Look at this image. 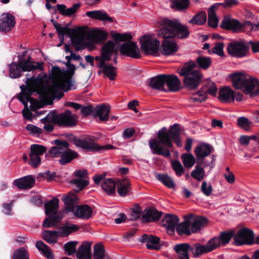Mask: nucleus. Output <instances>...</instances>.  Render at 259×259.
I'll list each match as a JSON object with an SVG mask.
<instances>
[{
  "label": "nucleus",
  "instance_id": "obj_43",
  "mask_svg": "<svg viewBox=\"0 0 259 259\" xmlns=\"http://www.w3.org/2000/svg\"><path fill=\"white\" fill-rule=\"evenodd\" d=\"M116 186V183L111 179L105 180L101 185L103 190L108 195L115 193Z\"/></svg>",
  "mask_w": 259,
  "mask_h": 259
},
{
  "label": "nucleus",
  "instance_id": "obj_4",
  "mask_svg": "<svg viewBox=\"0 0 259 259\" xmlns=\"http://www.w3.org/2000/svg\"><path fill=\"white\" fill-rule=\"evenodd\" d=\"M195 61H190L184 64L181 68L178 69V73L183 77V82L185 87L190 90L196 89L200 84L203 75L198 69H196Z\"/></svg>",
  "mask_w": 259,
  "mask_h": 259
},
{
  "label": "nucleus",
  "instance_id": "obj_18",
  "mask_svg": "<svg viewBox=\"0 0 259 259\" xmlns=\"http://www.w3.org/2000/svg\"><path fill=\"white\" fill-rule=\"evenodd\" d=\"M220 26L223 29L226 30L237 32L243 27V25L239 21L232 19L229 16H225L222 21Z\"/></svg>",
  "mask_w": 259,
  "mask_h": 259
},
{
  "label": "nucleus",
  "instance_id": "obj_53",
  "mask_svg": "<svg viewBox=\"0 0 259 259\" xmlns=\"http://www.w3.org/2000/svg\"><path fill=\"white\" fill-rule=\"evenodd\" d=\"M93 257L94 259H103L106 257L105 250L102 244H97L95 245Z\"/></svg>",
  "mask_w": 259,
  "mask_h": 259
},
{
  "label": "nucleus",
  "instance_id": "obj_58",
  "mask_svg": "<svg viewBox=\"0 0 259 259\" xmlns=\"http://www.w3.org/2000/svg\"><path fill=\"white\" fill-rule=\"evenodd\" d=\"M112 37L117 41H124L131 40L133 36L129 33H112Z\"/></svg>",
  "mask_w": 259,
  "mask_h": 259
},
{
  "label": "nucleus",
  "instance_id": "obj_60",
  "mask_svg": "<svg viewBox=\"0 0 259 259\" xmlns=\"http://www.w3.org/2000/svg\"><path fill=\"white\" fill-rule=\"evenodd\" d=\"M189 0H173L172 8L178 10H182L188 7Z\"/></svg>",
  "mask_w": 259,
  "mask_h": 259
},
{
  "label": "nucleus",
  "instance_id": "obj_28",
  "mask_svg": "<svg viewBox=\"0 0 259 259\" xmlns=\"http://www.w3.org/2000/svg\"><path fill=\"white\" fill-rule=\"evenodd\" d=\"M178 51V46L174 40L164 38L161 46V53L164 55H171Z\"/></svg>",
  "mask_w": 259,
  "mask_h": 259
},
{
  "label": "nucleus",
  "instance_id": "obj_42",
  "mask_svg": "<svg viewBox=\"0 0 259 259\" xmlns=\"http://www.w3.org/2000/svg\"><path fill=\"white\" fill-rule=\"evenodd\" d=\"M197 165L195 167V169L191 172V175L195 180L199 181H201L204 177L205 171L204 168L200 166L203 162L201 161H196Z\"/></svg>",
  "mask_w": 259,
  "mask_h": 259
},
{
  "label": "nucleus",
  "instance_id": "obj_47",
  "mask_svg": "<svg viewBox=\"0 0 259 259\" xmlns=\"http://www.w3.org/2000/svg\"><path fill=\"white\" fill-rule=\"evenodd\" d=\"M156 178L168 188H174L175 186L174 180L167 174H158Z\"/></svg>",
  "mask_w": 259,
  "mask_h": 259
},
{
  "label": "nucleus",
  "instance_id": "obj_36",
  "mask_svg": "<svg viewBox=\"0 0 259 259\" xmlns=\"http://www.w3.org/2000/svg\"><path fill=\"white\" fill-rule=\"evenodd\" d=\"M219 99L224 103L233 102L235 93L229 87L222 88L219 91Z\"/></svg>",
  "mask_w": 259,
  "mask_h": 259
},
{
  "label": "nucleus",
  "instance_id": "obj_56",
  "mask_svg": "<svg viewBox=\"0 0 259 259\" xmlns=\"http://www.w3.org/2000/svg\"><path fill=\"white\" fill-rule=\"evenodd\" d=\"M52 116L54 117L52 123L58 126L65 125V112L57 114L55 111H52Z\"/></svg>",
  "mask_w": 259,
  "mask_h": 259
},
{
  "label": "nucleus",
  "instance_id": "obj_50",
  "mask_svg": "<svg viewBox=\"0 0 259 259\" xmlns=\"http://www.w3.org/2000/svg\"><path fill=\"white\" fill-rule=\"evenodd\" d=\"M190 248L191 251L195 257L199 256L203 253L207 252L205 245L199 243L190 245Z\"/></svg>",
  "mask_w": 259,
  "mask_h": 259
},
{
  "label": "nucleus",
  "instance_id": "obj_30",
  "mask_svg": "<svg viewBox=\"0 0 259 259\" xmlns=\"http://www.w3.org/2000/svg\"><path fill=\"white\" fill-rule=\"evenodd\" d=\"M117 191L119 196L125 197L131 191V182L128 179H119L116 184Z\"/></svg>",
  "mask_w": 259,
  "mask_h": 259
},
{
  "label": "nucleus",
  "instance_id": "obj_45",
  "mask_svg": "<svg viewBox=\"0 0 259 259\" xmlns=\"http://www.w3.org/2000/svg\"><path fill=\"white\" fill-rule=\"evenodd\" d=\"M217 8V6L214 5L211 6L208 11V25L212 27H216L218 24L219 19L216 16L215 11V9Z\"/></svg>",
  "mask_w": 259,
  "mask_h": 259
},
{
  "label": "nucleus",
  "instance_id": "obj_52",
  "mask_svg": "<svg viewBox=\"0 0 259 259\" xmlns=\"http://www.w3.org/2000/svg\"><path fill=\"white\" fill-rule=\"evenodd\" d=\"M36 247L49 259L53 257L52 252L49 247L42 241H37L36 243Z\"/></svg>",
  "mask_w": 259,
  "mask_h": 259
},
{
  "label": "nucleus",
  "instance_id": "obj_57",
  "mask_svg": "<svg viewBox=\"0 0 259 259\" xmlns=\"http://www.w3.org/2000/svg\"><path fill=\"white\" fill-rule=\"evenodd\" d=\"M25 83L36 89L37 87L42 83V76L40 75H39L35 78L33 76H31L30 78H27Z\"/></svg>",
  "mask_w": 259,
  "mask_h": 259
},
{
  "label": "nucleus",
  "instance_id": "obj_20",
  "mask_svg": "<svg viewBox=\"0 0 259 259\" xmlns=\"http://www.w3.org/2000/svg\"><path fill=\"white\" fill-rule=\"evenodd\" d=\"M76 189L69 192L66 195V213L67 212H73L74 211L78 204V198L76 195Z\"/></svg>",
  "mask_w": 259,
  "mask_h": 259
},
{
  "label": "nucleus",
  "instance_id": "obj_9",
  "mask_svg": "<svg viewBox=\"0 0 259 259\" xmlns=\"http://www.w3.org/2000/svg\"><path fill=\"white\" fill-rule=\"evenodd\" d=\"M46 151V147L40 145L33 144L30 146V159L28 164L33 168L37 167L41 162L40 156Z\"/></svg>",
  "mask_w": 259,
  "mask_h": 259
},
{
  "label": "nucleus",
  "instance_id": "obj_34",
  "mask_svg": "<svg viewBox=\"0 0 259 259\" xmlns=\"http://www.w3.org/2000/svg\"><path fill=\"white\" fill-rule=\"evenodd\" d=\"M117 52V49L115 48V45L111 40L107 41L102 47L101 54L104 59L110 61L111 59L112 54Z\"/></svg>",
  "mask_w": 259,
  "mask_h": 259
},
{
  "label": "nucleus",
  "instance_id": "obj_54",
  "mask_svg": "<svg viewBox=\"0 0 259 259\" xmlns=\"http://www.w3.org/2000/svg\"><path fill=\"white\" fill-rule=\"evenodd\" d=\"M12 259H29V252L24 247H20L14 251Z\"/></svg>",
  "mask_w": 259,
  "mask_h": 259
},
{
  "label": "nucleus",
  "instance_id": "obj_64",
  "mask_svg": "<svg viewBox=\"0 0 259 259\" xmlns=\"http://www.w3.org/2000/svg\"><path fill=\"white\" fill-rule=\"evenodd\" d=\"M142 212V208L139 206H136L131 209L130 220H137L140 218Z\"/></svg>",
  "mask_w": 259,
  "mask_h": 259
},
{
  "label": "nucleus",
  "instance_id": "obj_61",
  "mask_svg": "<svg viewBox=\"0 0 259 259\" xmlns=\"http://www.w3.org/2000/svg\"><path fill=\"white\" fill-rule=\"evenodd\" d=\"M171 164L173 170L178 177L181 176L184 172L185 169L181 162L178 160H171Z\"/></svg>",
  "mask_w": 259,
  "mask_h": 259
},
{
  "label": "nucleus",
  "instance_id": "obj_33",
  "mask_svg": "<svg viewBox=\"0 0 259 259\" xmlns=\"http://www.w3.org/2000/svg\"><path fill=\"white\" fill-rule=\"evenodd\" d=\"M165 83L171 92H177L180 89L181 81L177 76L175 75L165 74Z\"/></svg>",
  "mask_w": 259,
  "mask_h": 259
},
{
  "label": "nucleus",
  "instance_id": "obj_44",
  "mask_svg": "<svg viewBox=\"0 0 259 259\" xmlns=\"http://www.w3.org/2000/svg\"><path fill=\"white\" fill-rule=\"evenodd\" d=\"M101 69H102L104 73V77H107L110 80H113L115 79L116 76V68L110 64H105L102 66Z\"/></svg>",
  "mask_w": 259,
  "mask_h": 259
},
{
  "label": "nucleus",
  "instance_id": "obj_15",
  "mask_svg": "<svg viewBox=\"0 0 259 259\" xmlns=\"http://www.w3.org/2000/svg\"><path fill=\"white\" fill-rule=\"evenodd\" d=\"M69 23L66 24V35L71 37L73 42L76 44H80L84 38H87V33L85 30L79 27L76 29L69 28Z\"/></svg>",
  "mask_w": 259,
  "mask_h": 259
},
{
  "label": "nucleus",
  "instance_id": "obj_55",
  "mask_svg": "<svg viewBox=\"0 0 259 259\" xmlns=\"http://www.w3.org/2000/svg\"><path fill=\"white\" fill-rule=\"evenodd\" d=\"M206 98V91L202 89L193 94V96L190 98V100L194 102H201L205 101Z\"/></svg>",
  "mask_w": 259,
  "mask_h": 259
},
{
  "label": "nucleus",
  "instance_id": "obj_12",
  "mask_svg": "<svg viewBox=\"0 0 259 259\" xmlns=\"http://www.w3.org/2000/svg\"><path fill=\"white\" fill-rule=\"evenodd\" d=\"M52 143L55 146L50 149L49 154L53 157H60L59 163L62 165H65V141L56 139Z\"/></svg>",
  "mask_w": 259,
  "mask_h": 259
},
{
  "label": "nucleus",
  "instance_id": "obj_21",
  "mask_svg": "<svg viewBox=\"0 0 259 259\" xmlns=\"http://www.w3.org/2000/svg\"><path fill=\"white\" fill-rule=\"evenodd\" d=\"M107 35L100 30H89L87 33V39L94 44H99L106 39Z\"/></svg>",
  "mask_w": 259,
  "mask_h": 259
},
{
  "label": "nucleus",
  "instance_id": "obj_31",
  "mask_svg": "<svg viewBox=\"0 0 259 259\" xmlns=\"http://www.w3.org/2000/svg\"><path fill=\"white\" fill-rule=\"evenodd\" d=\"M110 109L104 105L96 106L93 112L95 117H99L100 121H105L108 120Z\"/></svg>",
  "mask_w": 259,
  "mask_h": 259
},
{
  "label": "nucleus",
  "instance_id": "obj_46",
  "mask_svg": "<svg viewBox=\"0 0 259 259\" xmlns=\"http://www.w3.org/2000/svg\"><path fill=\"white\" fill-rule=\"evenodd\" d=\"M78 121V117L76 114L66 109V127L75 126L77 124Z\"/></svg>",
  "mask_w": 259,
  "mask_h": 259
},
{
  "label": "nucleus",
  "instance_id": "obj_37",
  "mask_svg": "<svg viewBox=\"0 0 259 259\" xmlns=\"http://www.w3.org/2000/svg\"><path fill=\"white\" fill-rule=\"evenodd\" d=\"M165 83V74H160L150 79L149 86L155 90L166 91L164 85Z\"/></svg>",
  "mask_w": 259,
  "mask_h": 259
},
{
  "label": "nucleus",
  "instance_id": "obj_23",
  "mask_svg": "<svg viewBox=\"0 0 259 259\" xmlns=\"http://www.w3.org/2000/svg\"><path fill=\"white\" fill-rule=\"evenodd\" d=\"M192 233H196L199 231L203 225L207 223V219L192 214L188 215Z\"/></svg>",
  "mask_w": 259,
  "mask_h": 259
},
{
  "label": "nucleus",
  "instance_id": "obj_22",
  "mask_svg": "<svg viewBox=\"0 0 259 259\" xmlns=\"http://www.w3.org/2000/svg\"><path fill=\"white\" fill-rule=\"evenodd\" d=\"M213 150L212 147L208 144H200L194 149L196 159L203 162L204 158L208 156Z\"/></svg>",
  "mask_w": 259,
  "mask_h": 259
},
{
  "label": "nucleus",
  "instance_id": "obj_10",
  "mask_svg": "<svg viewBox=\"0 0 259 259\" xmlns=\"http://www.w3.org/2000/svg\"><path fill=\"white\" fill-rule=\"evenodd\" d=\"M235 244L237 245L252 244L254 241V234L252 231L244 228L239 230L234 236Z\"/></svg>",
  "mask_w": 259,
  "mask_h": 259
},
{
  "label": "nucleus",
  "instance_id": "obj_35",
  "mask_svg": "<svg viewBox=\"0 0 259 259\" xmlns=\"http://www.w3.org/2000/svg\"><path fill=\"white\" fill-rule=\"evenodd\" d=\"M174 250L180 259H189L188 251H191L190 244L186 243L177 244L174 246Z\"/></svg>",
  "mask_w": 259,
  "mask_h": 259
},
{
  "label": "nucleus",
  "instance_id": "obj_8",
  "mask_svg": "<svg viewBox=\"0 0 259 259\" xmlns=\"http://www.w3.org/2000/svg\"><path fill=\"white\" fill-rule=\"evenodd\" d=\"M141 48L146 55H155L159 48L160 42L155 37L145 35L140 39Z\"/></svg>",
  "mask_w": 259,
  "mask_h": 259
},
{
  "label": "nucleus",
  "instance_id": "obj_1",
  "mask_svg": "<svg viewBox=\"0 0 259 259\" xmlns=\"http://www.w3.org/2000/svg\"><path fill=\"white\" fill-rule=\"evenodd\" d=\"M180 135V127L177 123L170 126L168 131L165 127L162 128L157 133V139H151L149 141V146L153 150V153L165 157H170L169 149L172 147V141L178 147L182 145Z\"/></svg>",
  "mask_w": 259,
  "mask_h": 259
},
{
  "label": "nucleus",
  "instance_id": "obj_3",
  "mask_svg": "<svg viewBox=\"0 0 259 259\" xmlns=\"http://www.w3.org/2000/svg\"><path fill=\"white\" fill-rule=\"evenodd\" d=\"M161 28L158 31L159 37L163 38L178 37L185 39L189 36L187 26L181 23L177 20L163 19L161 22Z\"/></svg>",
  "mask_w": 259,
  "mask_h": 259
},
{
  "label": "nucleus",
  "instance_id": "obj_2",
  "mask_svg": "<svg viewBox=\"0 0 259 259\" xmlns=\"http://www.w3.org/2000/svg\"><path fill=\"white\" fill-rule=\"evenodd\" d=\"M50 78L52 80V84L43 86L41 90L37 91L41 101L46 105H51L54 98L60 99L64 96L65 70L61 69L58 66H53Z\"/></svg>",
  "mask_w": 259,
  "mask_h": 259
},
{
  "label": "nucleus",
  "instance_id": "obj_19",
  "mask_svg": "<svg viewBox=\"0 0 259 259\" xmlns=\"http://www.w3.org/2000/svg\"><path fill=\"white\" fill-rule=\"evenodd\" d=\"M42 63L40 62H33L31 61V56H28L23 61L22 64L18 69L20 70L21 76L22 75V72L31 71L36 69L42 70Z\"/></svg>",
  "mask_w": 259,
  "mask_h": 259
},
{
  "label": "nucleus",
  "instance_id": "obj_24",
  "mask_svg": "<svg viewBox=\"0 0 259 259\" xmlns=\"http://www.w3.org/2000/svg\"><path fill=\"white\" fill-rule=\"evenodd\" d=\"M35 180L31 175H28L14 181V184L20 189H29L34 185Z\"/></svg>",
  "mask_w": 259,
  "mask_h": 259
},
{
  "label": "nucleus",
  "instance_id": "obj_17",
  "mask_svg": "<svg viewBox=\"0 0 259 259\" xmlns=\"http://www.w3.org/2000/svg\"><path fill=\"white\" fill-rule=\"evenodd\" d=\"M27 51H24L22 54L18 55V62H12L9 65V76L12 78H18L21 77L20 70L18 69L23 63L27 55Z\"/></svg>",
  "mask_w": 259,
  "mask_h": 259
},
{
  "label": "nucleus",
  "instance_id": "obj_5",
  "mask_svg": "<svg viewBox=\"0 0 259 259\" xmlns=\"http://www.w3.org/2000/svg\"><path fill=\"white\" fill-rule=\"evenodd\" d=\"M230 77L235 89H240L251 97L259 95V82L255 78L241 73H233Z\"/></svg>",
  "mask_w": 259,
  "mask_h": 259
},
{
  "label": "nucleus",
  "instance_id": "obj_51",
  "mask_svg": "<svg viewBox=\"0 0 259 259\" xmlns=\"http://www.w3.org/2000/svg\"><path fill=\"white\" fill-rule=\"evenodd\" d=\"M195 62L196 66L203 69H207L210 67L212 62L209 57L200 56L196 59Z\"/></svg>",
  "mask_w": 259,
  "mask_h": 259
},
{
  "label": "nucleus",
  "instance_id": "obj_7",
  "mask_svg": "<svg viewBox=\"0 0 259 259\" xmlns=\"http://www.w3.org/2000/svg\"><path fill=\"white\" fill-rule=\"evenodd\" d=\"M66 140L73 142L77 147L91 151L102 152L114 148L111 145L100 146L95 143L94 140L90 138L84 140H79L72 134H66Z\"/></svg>",
  "mask_w": 259,
  "mask_h": 259
},
{
  "label": "nucleus",
  "instance_id": "obj_62",
  "mask_svg": "<svg viewBox=\"0 0 259 259\" xmlns=\"http://www.w3.org/2000/svg\"><path fill=\"white\" fill-rule=\"evenodd\" d=\"M220 245V239L218 237H214L210 239L207 243L205 245L207 252L215 249Z\"/></svg>",
  "mask_w": 259,
  "mask_h": 259
},
{
  "label": "nucleus",
  "instance_id": "obj_11",
  "mask_svg": "<svg viewBox=\"0 0 259 259\" xmlns=\"http://www.w3.org/2000/svg\"><path fill=\"white\" fill-rule=\"evenodd\" d=\"M74 176L78 178L70 180L69 183L74 185L77 188L76 192H79L89 185V182L87 180L89 177L88 171L86 169H79L74 172Z\"/></svg>",
  "mask_w": 259,
  "mask_h": 259
},
{
  "label": "nucleus",
  "instance_id": "obj_40",
  "mask_svg": "<svg viewBox=\"0 0 259 259\" xmlns=\"http://www.w3.org/2000/svg\"><path fill=\"white\" fill-rule=\"evenodd\" d=\"M86 15L92 19H96L102 21L112 22L113 19L109 17L106 13L100 11H88Z\"/></svg>",
  "mask_w": 259,
  "mask_h": 259
},
{
  "label": "nucleus",
  "instance_id": "obj_63",
  "mask_svg": "<svg viewBox=\"0 0 259 259\" xmlns=\"http://www.w3.org/2000/svg\"><path fill=\"white\" fill-rule=\"evenodd\" d=\"M77 89V84L75 79L73 77H66V92L75 90Z\"/></svg>",
  "mask_w": 259,
  "mask_h": 259
},
{
  "label": "nucleus",
  "instance_id": "obj_38",
  "mask_svg": "<svg viewBox=\"0 0 259 259\" xmlns=\"http://www.w3.org/2000/svg\"><path fill=\"white\" fill-rule=\"evenodd\" d=\"M184 221L181 223L177 225L176 230L179 235L183 236L186 235L189 236L191 234L192 231L188 215L184 217Z\"/></svg>",
  "mask_w": 259,
  "mask_h": 259
},
{
  "label": "nucleus",
  "instance_id": "obj_29",
  "mask_svg": "<svg viewBox=\"0 0 259 259\" xmlns=\"http://www.w3.org/2000/svg\"><path fill=\"white\" fill-rule=\"evenodd\" d=\"M162 215V212L154 208H147L142 217L143 223L155 222L158 220Z\"/></svg>",
  "mask_w": 259,
  "mask_h": 259
},
{
  "label": "nucleus",
  "instance_id": "obj_13",
  "mask_svg": "<svg viewBox=\"0 0 259 259\" xmlns=\"http://www.w3.org/2000/svg\"><path fill=\"white\" fill-rule=\"evenodd\" d=\"M120 54L134 59H139L141 54L137 44L133 41H127L121 45L120 48Z\"/></svg>",
  "mask_w": 259,
  "mask_h": 259
},
{
  "label": "nucleus",
  "instance_id": "obj_32",
  "mask_svg": "<svg viewBox=\"0 0 259 259\" xmlns=\"http://www.w3.org/2000/svg\"><path fill=\"white\" fill-rule=\"evenodd\" d=\"M53 236H65V224L61 226V229L59 231L45 230L42 233V238L49 243H54L56 240L53 238Z\"/></svg>",
  "mask_w": 259,
  "mask_h": 259
},
{
  "label": "nucleus",
  "instance_id": "obj_14",
  "mask_svg": "<svg viewBox=\"0 0 259 259\" xmlns=\"http://www.w3.org/2000/svg\"><path fill=\"white\" fill-rule=\"evenodd\" d=\"M227 51L230 55L233 57H243L246 56L248 48L242 42L235 41L229 44Z\"/></svg>",
  "mask_w": 259,
  "mask_h": 259
},
{
  "label": "nucleus",
  "instance_id": "obj_39",
  "mask_svg": "<svg viewBox=\"0 0 259 259\" xmlns=\"http://www.w3.org/2000/svg\"><path fill=\"white\" fill-rule=\"evenodd\" d=\"M142 241L147 243L146 246L149 249H154L158 250L160 248L159 238L158 237L144 234L142 236Z\"/></svg>",
  "mask_w": 259,
  "mask_h": 259
},
{
  "label": "nucleus",
  "instance_id": "obj_25",
  "mask_svg": "<svg viewBox=\"0 0 259 259\" xmlns=\"http://www.w3.org/2000/svg\"><path fill=\"white\" fill-rule=\"evenodd\" d=\"M73 213L76 218L88 220L92 217L93 210L89 205L84 204L77 206Z\"/></svg>",
  "mask_w": 259,
  "mask_h": 259
},
{
  "label": "nucleus",
  "instance_id": "obj_27",
  "mask_svg": "<svg viewBox=\"0 0 259 259\" xmlns=\"http://www.w3.org/2000/svg\"><path fill=\"white\" fill-rule=\"evenodd\" d=\"M91 244L92 243L89 241L82 243L76 252V256L78 259H91Z\"/></svg>",
  "mask_w": 259,
  "mask_h": 259
},
{
  "label": "nucleus",
  "instance_id": "obj_48",
  "mask_svg": "<svg viewBox=\"0 0 259 259\" xmlns=\"http://www.w3.org/2000/svg\"><path fill=\"white\" fill-rule=\"evenodd\" d=\"M181 158L185 167H192L196 162L194 156L191 153H184L181 155Z\"/></svg>",
  "mask_w": 259,
  "mask_h": 259
},
{
  "label": "nucleus",
  "instance_id": "obj_26",
  "mask_svg": "<svg viewBox=\"0 0 259 259\" xmlns=\"http://www.w3.org/2000/svg\"><path fill=\"white\" fill-rule=\"evenodd\" d=\"M179 222V219L177 215L167 214L162 219L161 224L168 231L173 232Z\"/></svg>",
  "mask_w": 259,
  "mask_h": 259
},
{
  "label": "nucleus",
  "instance_id": "obj_49",
  "mask_svg": "<svg viewBox=\"0 0 259 259\" xmlns=\"http://www.w3.org/2000/svg\"><path fill=\"white\" fill-rule=\"evenodd\" d=\"M206 21V14L203 12H200L195 15L190 20L189 23L193 25H203Z\"/></svg>",
  "mask_w": 259,
  "mask_h": 259
},
{
  "label": "nucleus",
  "instance_id": "obj_6",
  "mask_svg": "<svg viewBox=\"0 0 259 259\" xmlns=\"http://www.w3.org/2000/svg\"><path fill=\"white\" fill-rule=\"evenodd\" d=\"M59 199L53 198L45 203V214L47 216L42 223V227L50 228L59 223L64 217L63 212L59 211Z\"/></svg>",
  "mask_w": 259,
  "mask_h": 259
},
{
  "label": "nucleus",
  "instance_id": "obj_16",
  "mask_svg": "<svg viewBox=\"0 0 259 259\" xmlns=\"http://www.w3.org/2000/svg\"><path fill=\"white\" fill-rule=\"evenodd\" d=\"M16 24L15 17L9 13H3L0 18V31L7 32L10 31Z\"/></svg>",
  "mask_w": 259,
  "mask_h": 259
},
{
  "label": "nucleus",
  "instance_id": "obj_59",
  "mask_svg": "<svg viewBox=\"0 0 259 259\" xmlns=\"http://www.w3.org/2000/svg\"><path fill=\"white\" fill-rule=\"evenodd\" d=\"M69 144L66 141V163L70 162L74 159H77L78 154L69 148Z\"/></svg>",
  "mask_w": 259,
  "mask_h": 259
},
{
  "label": "nucleus",
  "instance_id": "obj_41",
  "mask_svg": "<svg viewBox=\"0 0 259 259\" xmlns=\"http://www.w3.org/2000/svg\"><path fill=\"white\" fill-rule=\"evenodd\" d=\"M21 92L19 94V96H23L27 101L31 102L33 100L31 97L32 94L35 92V89L32 87L28 84L26 85H22L20 86Z\"/></svg>",
  "mask_w": 259,
  "mask_h": 259
}]
</instances>
